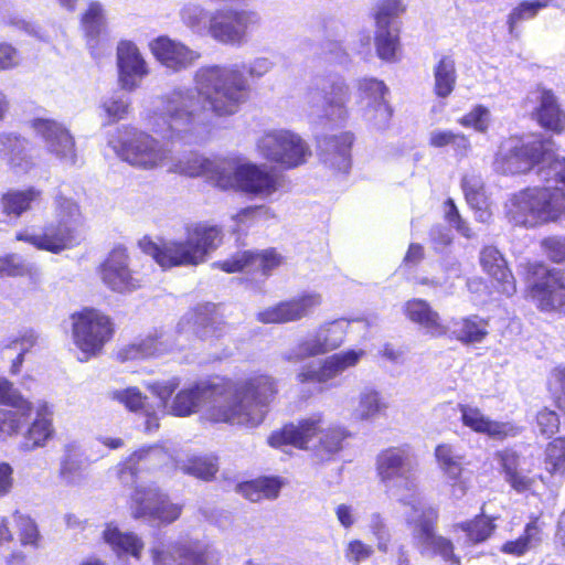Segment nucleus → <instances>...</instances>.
Segmentation results:
<instances>
[{
    "label": "nucleus",
    "instance_id": "22",
    "mask_svg": "<svg viewBox=\"0 0 565 565\" xmlns=\"http://www.w3.org/2000/svg\"><path fill=\"white\" fill-rule=\"evenodd\" d=\"M102 278L117 292L132 291L141 286L139 274L130 269L127 249L122 246L115 247L103 263Z\"/></svg>",
    "mask_w": 565,
    "mask_h": 565
},
{
    "label": "nucleus",
    "instance_id": "7",
    "mask_svg": "<svg viewBox=\"0 0 565 565\" xmlns=\"http://www.w3.org/2000/svg\"><path fill=\"white\" fill-rule=\"evenodd\" d=\"M54 206L55 221L45 224L42 233L19 232L17 239L53 254L78 245L84 238L79 206L62 193L55 195Z\"/></svg>",
    "mask_w": 565,
    "mask_h": 565
},
{
    "label": "nucleus",
    "instance_id": "55",
    "mask_svg": "<svg viewBox=\"0 0 565 565\" xmlns=\"http://www.w3.org/2000/svg\"><path fill=\"white\" fill-rule=\"evenodd\" d=\"M461 186L465 193L467 203L470 206H482L484 205L486 194L483 190V182L480 175L466 174L462 178Z\"/></svg>",
    "mask_w": 565,
    "mask_h": 565
},
{
    "label": "nucleus",
    "instance_id": "46",
    "mask_svg": "<svg viewBox=\"0 0 565 565\" xmlns=\"http://www.w3.org/2000/svg\"><path fill=\"white\" fill-rule=\"evenodd\" d=\"M495 457L504 472V479L518 492H525L532 486V479L518 471L519 456L513 450H502Z\"/></svg>",
    "mask_w": 565,
    "mask_h": 565
},
{
    "label": "nucleus",
    "instance_id": "6",
    "mask_svg": "<svg viewBox=\"0 0 565 565\" xmlns=\"http://www.w3.org/2000/svg\"><path fill=\"white\" fill-rule=\"evenodd\" d=\"M349 433L341 427L322 429V416L315 414L296 424H287L268 437V444L278 449L294 446L311 449L319 461L330 460L342 449Z\"/></svg>",
    "mask_w": 565,
    "mask_h": 565
},
{
    "label": "nucleus",
    "instance_id": "64",
    "mask_svg": "<svg viewBox=\"0 0 565 565\" xmlns=\"http://www.w3.org/2000/svg\"><path fill=\"white\" fill-rule=\"evenodd\" d=\"M550 390L552 391L557 407L565 412V367H555L550 379Z\"/></svg>",
    "mask_w": 565,
    "mask_h": 565
},
{
    "label": "nucleus",
    "instance_id": "33",
    "mask_svg": "<svg viewBox=\"0 0 565 565\" xmlns=\"http://www.w3.org/2000/svg\"><path fill=\"white\" fill-rule=\"evenodd\" d=\"M81 28L92 56L97 58L100 55L103 42L108 35L106 11L100 2H89L81 17Z\"/></svg>",
    "mask_w": 565,
    "mask_h": 565
},
{
    "label": "nucleus",
    "instance_id": "19",
    "mask_svg": "<svg viewBox=\"0 0 565 565\" xmlns=\"http://www.w3.org/2000/svg\"><path fill=\"white\" fill-rule=\"evenodd\" d=\"M31 127L40 136L46 150L65 164L74 166L77 160L75 141L68 129L49 118H35Z\"/></svg>",
    "mask_w": 565,
    "mask_h": 565
},
{
    "label": "nucleus",
    "instance_id": "37",
    "mask_svg": "<svg viewBox=\"0 0 565 565\" xmlns=\"http://www.w3.org/2000/svg\"><path fill=\"white\" fill-rule=\"evenodd\" d=\"M480 264L483 270L497 280L500 292L507 296L515 292L514 278L497 247L484 246L480 252Z\"/></svg>",
    "mask_w": 565,
    "mask_h": 565
},
{
    "label": "nucleus",
    "instance_id": "47",
    "mask_svg": "<svg viewBox=\"0 0 565 565\" xmlns=\"http://www.w3.org/2000/svg\"><path fill=\"white\" fill-rule=\"evenodd\" d=\"M177 468L183 473L209 481L218 470L217 458L213 455L191 456L177 461Z\"/></svg>",
    "mask_w": 565,
    "mask_h": 565
},
{
    "label": "nucleus",
    "instance_id": "50",
    "mask_svg": "<svg viewBox=\"0 0 565 565\" xmlns=\"http://www.w3.org/2000/svg\"><path fill=\"white\" fill-rule=\"evenodd\" d=\"M375 46L377 56L386 62L395 61L399 47L397 25H376Z\"/></svg>",
    "mask_w": 565,
    "mask_h": 565
},
{
    "label": "nucleus",
    "instance_id": "40",
    "mask_svg": "<svg viewBox=\"0 0 565 565\" xmlns=\"http://www.w3.org/2000/svg\"><path fill=\"white\" fill-rule=\"evenodd\" d=\"M404 312L414 323L419 324L433 337L445 335L447 330L440 323V317L430 305L423 299H412L404 306Z\"/></svg>",
    "mask_w": 565,
    "mask_h": 565
},
{
    "label": "nucleus",
    "instance_id": "60",
    "mask_svg": "<svg viewBox=\"0 0 565 565\" xmlns=\"http://www.w3.org/2000/svg\"><path fill=\"white\" fill-rule=\"evenodd\" d=\"M14 522L20 530V540L23 545L35 546L39 539V531L35 522L19 512L13 514Z\"/></svg>",
    "mask_w": 565,
    "mask_h": 565
},
{
    "label": "nucleus",
    "instance_id": "11",
    "mask_svg": "<svg viewBox=\"0 0 565 565\" xmlns=\"http://www.w3.org/2000/svg\"><path fill=\"white\" fill-rule=\"evenodd\" d=\"M350 90L343 77H317L307 93L310 115L321 124L341 126L348 118Z\"/></svg>",
    "mask_w": 565,
    "mask_h": 565
},
{
    "label": "nucleus",
    "instance_id": "14",
    "mask_svg": "<svg viewBox=\"0 0 565 565\" xmlns=\"http://www.w3.org/2000/svg\"><path fill=\"white\" fill-rule=\"evenodd\" d=\"M258 12L234 7L212 11L210 36L225 45L241 46L247 42L248 32L260 24Z\"/></svg>",
    "mask_w": 565,
    "mask_h": 565
},
{
    "label": "nucleus",
    "instance_id": "49",
    "mask_svg": "<svg viewBox=\"0 0 565 565\" xmlns=\"http://www.w3.org/2000/svg\"><path fill=\"white\" fill-rule=\"evenodd\" d=\"M434 90L440 98L448 97L456 85L457 74L455 61L450 56H443L434 67Z\"/></svg>",
    "mask_w": 565,
    "mask_h": 565
},
{
    "label": "nucleus",
    "instance_id": "51",
    "mask_svg": "<svg viewBox=\"0 0 565 565\" xmlns=\"http://www.w3.org/2000/svg\"><path fill=\"white\" fill-rule=\"evenodd\" d=\"M130 99L121 94H113L102 99L100 108L104 113L105 121L103 126L111 125L124 119L129 111Z\"/></svg>",
    "mask_w": 565,
    "mask_h": 565
},
{
    "label": "nucleus",
    "instance_id": "24",
    "mask_svg": "<svg viewBox=\"0 0 565 565\" xmlns=\"http://www.w3.org/2000/svg\"><path fill=\"white\" fill-rule=\"evenodd\" d=\"M321 305V296L309 291L287 301H281L257 315L262 323H286L309 316Z\"/></svg>",
    "mask_w": 565,
    "mask_h": 565
},
{
    "label": "nucleus",
    "instance_id": "27",
    "mask_svg": "<svg viewBox=\"0 0 565 565\" xmlns=\"http://www.w3.org/2000/svg\"><path fill=\"white\" fill-rule=\"evenodd\" d=\"M353 134L326 135L317 138L318 152L322 163L334 171L348 173L351 168Z\"/></svg>",
    "mask_w": 565,
    "mask_h": 565
},
{
    "label": "nucleus",
    "instance_id": "45",
    "mask_svg": "<svg viewBox=\"0 0 565 565\" xmlns=\"http://www.w3.org/2000/svg\"><path fill=\"white\" fill-rule=\"evenodd\" d=\"M542 534L543 527L539 523V518H533V520L525 525L523 534L514 541L505 542L501 551L514 556L524 555L527 551L541 544Z\"/></svg>",
    "mask_w": 565,
    "mask_h": 565
},
{
    "label": "nucleus",
    "instance_id": "4",
    "mask_svg": "<svg viewBox=\"0 0 565 565\" xmlns=\"http://www.w3.org/2000/svg\"><path fill=\"white\" fill-rule=\"evenodd\" d=\"M163 458L159 447L141 448L131 454L118 468V478L125 486H135L131 494V515L134 519L172 523L181 514V507L169 501L167 494L151 483H138L140 475L158 467Z\"/></svg>",
    "mask_w": 565,
    "mask_h": 565
},
{
    "label": "nucleus",
    "instance_id": "36",
    "mask_svg": "<svg viewBox=\"0 0 565 565\" xmlns=\"http://www.w3.org/2000/svg\"><path fill=\"white\" fill-rule=\"evenodd\" d=\"M88 459L82 446L76 441L64 446L60 459L58 477L66 486H78L85 479Z\"/></svg>",
    "mask_w": 565,
    "mask_h": 565
},
{
    "label": "nucleus",
    "instance_id": "59",
    "mask_svg": "<svg viewBox=\"0 0 565 565\" xmlns=\"http://www.w3.org/2000/svg\"><path fill=\"white\" fill-rule=\"evenodd\" d=\"M459 122L465 127H472L476 131L486 132L490 122V111L484 106L478 105L465 115Z\"/></svg>",
    "mask_w": 565,
    "mask_h": 565
},
{
    "label": "nucleus",
    "instance_id": "9",
    "mask_svg": "<svg viewBox=\"0 0 565 565\" xmlns=\"http://www.w3.org/2000/svg\"><path fill=\"white\" fill-rule=\"evenodd\" d=\"M108 145L121 160L142 169H153L167 163L172 153L171 149L151 135L127 125L117 128Z\"/></svg>",
    "mask_w": 565,
    "mask_h": 565
},
{
    "label": "nucleus",
    "instance_id": "52",
    "mask_svg": "<svg viewBox=\"0 0 565 565\" xmlns=\"http://www.w3.org/2000/svg\"><path fill=\"white\" fill-rule=\"evenodd\" d=\"M406 10L402 0H377L374 19L376 25H397L395 19Z\"/></svg>",
    "mask_w": 565,
    "mask_h": 565
},
{
    "label": "nucleus",
    "instance_id": "1",
    "mask_svg": "<svg viewBox=\"0 0 565 565\" xmlns=\"http://www.w3.org/2000/svg\"><path fill=\"white\" fill-rule=\"evenodd\" d=\"M273 67L274 62L264 56L249 63L202 66L195 72L194 88H174L157 98L145 117L147 126L172 142L196 143L206 132L207 111L217 117L238 113L250 96L246 73L260 78Z\"/></svg>",
    "mask_w": 565,
    "mask_h": 565
},
{
    "label": "nucleus",
    "instance_id": "32",
    "mask_svg": "<svg viewBox=\"0 0 565 565\" xmlns=\"http://www.w3.org/2000/svg\"><path fill=\"white\" fill-rule=\"evenodd\" d=\"M156 58L167 68L179 72L190 67L199 54L168 36H159L150 43Z\"/></svg>",
    "mask_w": 565,
    "mask_h": 565
},
{
    "label": "nucleus",
    "instance_id": "18",
    "mask_svg": "<svg viewBox=\"0 0 565 565\" xmlns=\"http://www.w3.org/2000/svg\"><path fill=\"white\" fill-rule=\"evenodd\" d=\"M0 438L15 435L32 413V404L7 379L0 377Z\"/></svg>",
    "mask_w": 565,
    "mask_h": 565
},
{
    "label": "nucleus",
    "instance_id": "21",
    "mask_svg": "<svg viewBox=\"0 0 565 565\" xmlns=\"http://www.w3.org/2000/svg\"><path fill=\"white\" fill-rule=\"evenodd\" d=\"M435 456L451 487V495L458 500L463 498L470 488V471L466 470L463 466L470 465V461L466 459L458 447L450 444L438 445Z\"/></svg>",
    "mask_w": 565,
    "mask_h": 565
},
{
    "label": "nucleus",
    "instance_id": "23",
    "mask_svg": "<svg viewBox=\"0 0 565 565\" xmlns=\"http://www.w3.org/2000/svg\"><path fill=\"white\" fill-rule=\"evenodd\" d=\"M365 355L364 350H347L334 353L323 360L320 366L308 365L305 366L298 374L297 380L300 383H327L350 367L359 364L361 359Z\"/></svg>",
    "mask_w": 565,
    "mask_h": 565
},
{
    "label": "nucleus",
    "instance_id": "31",
    "mask_svg": "<svg viewBox=\"0 0 565 565\" xmlns=\"http://www.w3.org/2000/svg\"><path fill=\"white\" fill-rule=\"evenodd\" d=\"M458 408L462 425L477 434L486 435L491 439L498 440L518 434V428L512 424L492 420L476 406L459 404Z\"/></svg>",
    "mask_w": 565,
    "mask_h": 565
},
{
    "label": "nucleus",
    "instance_id": "16",
    "mask_svg": "<svg viewBox=\"0 0 565 565\" xmlns=\"http://www.w3.org/2000/svg\"><path fill=\"white\" fill-rule=\"evenodd\" d=\"M349 324L348 320L339 319L320 326L290 349L285 359L289 362H300L339 348L344 341Z\"/></svg>",
    "mask_w": 565,
    "mask_h": 565
},
{
    "label": "nucleus",
    "instance_id": "12",
    "mask_svg": "<svg viewBox=\"0 0 565 565\" xmlns=\"http://www.w3.org/2000/svg\"><path fill=\"white\" fill-rule=\"evenodd\" d=\"M280 188L279 177L265 166L238 163L227 159L226 169L220 180V189H235L247 195L267 199Z\"/></svg>",
    "mask_w": 565,
    "mask_h": 565
},
{
    "label": "nucleus",
    "instance_id": "54",
    "mask_svg": "<svg viewBox=\"0 0 565 565\" xmlns=\"http://www.w3.org/2000/svg\"><path fill=\"white\" fill-rule=\"evenodd\" d=\"M458 527L466 532L468 540L475 544L487 540L494 530L492 521L483 516L477 518L472 521L462 522L458 524Z\"/></svg>",
    "mask_w": 565,
    "mask_h": 565
},
{
    "label": "nucleus",
    "instance_id": "35",
    "mask_svg": "<svg viewBox=\"0 0 565 565\" xmlns=\"http://www.w3.org/2000/svg\"><path fill=\"white\" fill-rule=\"evenodd\" d=\"M102 539L119 561L134 557L139 561L143 550L142 540L134 532H124L117 524L107 523L102 532Z\"/></svg>",
    "mask_w": 565,
    "mask_h": 565
},
{
    "label": "nucleus",
    "instance_id": "57",
    "mask_svg": "<svg viewBox=\"0 0 565 565\" xmlns=\"http://www.w3.org/2000/svg\"><path fill=\"white\" fill-rule=\"evenodd\" d=\"M369 529L376 540L377 550L382 553H388L391 533L384 519L379 513H373L370 516Z\"/></svg>",
    "mask_w": 565,
    "mask_h": 565
},
{
    "label": "nucleus",
    "instance_id": "44",
    "mask_svg": "<svg viewBox=\"0 0 565 565\" xmlns=\"http://www.w3.org/2000/svg\"><path fill=\"white\" fill-rule=\"evenodd\" d=\"M387 403L381 393L373 387L365 386L359 394L358 405L354 409V416L360 420H374L385 413Z\"/></svg>",
    "mask_w": 565,
    "mask_h": 565
},
{
    "label": "nucleus",
    "instance_id": "58",
    "mask_svg": "<svg viewBox=\"0 0 565 565\" xmlns=\"http://www.w3.org/2000/svg\"><path fill=\"white\" fill-rule=\"evenodd\" d=\"M111 398L122 404L130 412L143 409L146 401V397L137 387L113 391Z\"/></svg>",
    "mask_w": 565,
    "mask_h": 565
},
{
    "label": "nucleus",
    "instance_id": "53",
    "mask_svg": "<svg viewBox=\"0 0 565 565\" xmlns=\"http://www.w3.org/2000/svg\"><path fill=\"white\" fill-rule=\"evenodd\" d=\"M545 468L551 473L565 472V438L551 441L545 450Z\"/></svg>",
    "mask_w": 565,
    "mask_h": 565
},
{
    "label": "nucleus",
    "instance_id": "17",
    "mask_svg": "<svg viewBox=\"0 0 565 565\" xmlns=\"http://www.w3.org/2000/svg\"><path fill=\"white\" fill-rule=\"evenodd\" d=\"M359 107L363 119L376 130L388 127L392 107L387 103L388 88L377 78H362L358 82Z\"/></svg>",
    "mask_w": 565,
    "mask_h": 565
},
{
    "label": "nucleus",
    "instance_id": "30",
    "mask_svg": "<svg viewBox=\"0 0 565 565\" xmlns=\"http://www.w3.org/2000/svg\"><path fill=\"white\" fill-rule=\"evenodd\" d=\"M0 159L15 173H26L34 167L29 139L14 131L0 132Z\"/></svg>",
    "mask_w": 565,
    "mask_h": 565
},
{
    "label": "nucleus",
    "instance_id": "39",
    "mask_svg": "<svg viewBox=\"0 0 565 565\" xmlns=\"http://www.w3.org/2000/svg\"><path fill=\"white\" fill-rule=\"evenodd\" d=\"M53 412L46 403H42L36 408V416L28 428L20 448L24 451H31L35 448L44 447L54 435L52 424Z\"/></svg>",
    "mask_w": 565,
    "mask_h": 565
},
{
    "label": "nucleus",
    "instance_id": "28",
    "mask_svg": "<svg viewBox=\"0 0 565 565\" xmlns=\"http://www.w3.org/2000/svg\"><path fill=\"white\" fill-rule=\"evenodd\" d=\"M185 326H190L198 338L206 340L221 337L225 322L223 316L218 312V306L206 302L198 305L180 320L177 328L178 332L181 333Z\"/></svg>",
    "mask_w": 565,
    "mask_h": 565
},
{
    "label": "nucleus",
    "instance_id": "2",
    "mask_svg": "<svg viewBox=\"0 0 565 565\" xmlns=\"http://www.w3.org/2000/svg\"><path fill=\"white\" fill-rule=\"evenodd\" d=\"M502 173H525L535 169L543 186H530L513 194L505 204L507 217L515 226L535 227L565 214V158L555 156L554 142L543 136L511 137L497 153Z\"/></svg>",
    "mask_w": 565,
    "mask_h": 565
},
{
    "label": "nucleus",
    "instance_id": "8",
    "mask_svg": "<svg viewBox=\"0 0 565 565\" xmlns=\"http://www.w3.org/2000/svg\"><path fill=\"white\" fill-rule=\"evenodd\" d=\"M416 460L409 446L390 447L377 455L376 468L386 487L402 503L425 501L417 490Z\"/></svg>",
    "mask_w": 565,
    "mask_h": 565
},
{
    "label": "nucleus",
    "instance_id": "41",
    "mask_svg": "<svg viewBox=\"0 0 565 565\" xmlns=\"http://www.w3.org/2000/svg\"><path fill=\"white\" fill-rule=\"evenodd\" d=\"M41 196V191L34 186L24 190L10 189L0 198V211L10 218H19L32 207V203Z\"/></svg>",
    "mask_w": 565,
    "mask_h": 565
},
{
    "label": "nucleus",
    "instance_id": "34",
    "mask_svg": "<svg viewBox=\"0 0 565 565\" xmlns=\"http://www.w3.org/2000/svg\"><path fill=\"white\" fill-rule=\"evenodd\" d=\"M529 98L537 104L533 109V117L542 127L554 132L564 130L565 113L552 90L536 89Z\"/></svg>",
    "mask_w": 565,
    "mask_h": 565
},
{
    "label": "nucleus",
    "instance_id": "26",
    "mask_svg": "<svg viewBox=\"0 0 565 565\" xmlns=\"http://www.w3.org/2000/svg\"><path fill=\"white\" fill-rule=\"evenodd\" d=\"M171 163L170 171L184 174L191 178L206 175L220 188L221 177L226 169L227 158H205L198 152H189L180 158L170 153L168 161Z\"/></svg>",
    "mask_w": 565,
    "mask_h": 565
},
{
    "label": "nucleus",
    "instance_id": "5",
    "mask_svg": "<svg viewBox=\"0 0 565 565\" xmlns=\"http://www.w3.org/2000/svg\"><path fill=\"white\" fill-rule=\"evenodd\" d=\"M223 239L216 225L196 224L186 232L184 239H169L157 244L145 237L139 242L145 254L151 256L163 269L198 266L207 260Z\"/></svg>",
    "mask_w": 565,
    "mask_h": 565
},
{
    "label": "nucleus",
    "instance_id": "48",
    "mask_svg": "<svg viewBox=\"0 0 565 565\" xmlns=\"http://www.w3.org/2000/svg\"><path fill=\"white\" fill-rule=\"evenodd\" d=\"M212 11L202 4L189 2L180 10L182 22L195 34L210 36Z\"/></svg>",
    "mask_w": 565,
    "mask_h": 565
},
{
    "label": "nucleus",
    "instance_id": "42",
    "mask_svg": "<svg viewBox=\"0 0 565 565\" xmlns=\"http://www.w3.org/2000/svg\"><path fill=\"white\" fill-rule=\"evenodd\" d=\"M488 323L479 316H470L460 319H454L450 322L449 330L451 337L465 343L472 344L483 341L488 334Z\"/></svg>",
    "mask_w": 565,
    "mask_h": 565
},
{
    "label": "nucleus",
    "instance_id": "61",
    "mask_svg": "<svg viewBox=\"0 0 565 565\" xmlns=\"http://www.w3.org/2000/svg\"><path fill=\"white\" fill-rule=\"evenodd\" d=\"M374 551L371 545L365 544L361 540H352L344 550L345 559L354 565H360L373 555Z\"/></svg>",
    "mask_w": 565,
    "mask_h": 565
},
{
    "label": "nucleus",
    "instance_id": "20",
    "mask_svg": "<svg viewBox=\"0 0 565 565\" xmlns=\"http://www.w3.org/2000/svg\"><path fill=\"white\" fill-rule=\"evenodd\" d=\"M540 278L532 286V297L541 310L565 315V270L539 268Z\"/></svg>",
    "mask_w": 565,
    "mask_h": 565
},
{
    "label": "nucleus",
    "instance_id": "38",
    "mask_svg": "<svg viewBox=\"0 0 565 565\" xmlns=\"http://www.w3.org/2000/svg\"><path fill=\"white\" fill-rule=\"evenodd\" d=\"M183 343L171 341L170 334L149 335L140 342L132 343L119 352L122 361L159 356L174 349H182Z\"/></svg>",
    "mask_w": 565,
    "mask_h": 565
},
{
    "label": "nucleus",
    "instance_id": "25",
    "mask_svg": "<svg viewBox=\"0 0 565 565\" xmlns=\"http://www.w3.org/2000/svg\"><path fill=\"white\" fill-rule=\"evenodd\" d=\"M281 262L282 257L274 248H270L257 253L250 250L239 252L228 259L214 263L213 266L225 273L253 270L264 281Z\"/></svg>",
    "mask_w": 565,
    "mask_h": 565
},
{
    "label": "nucleus",
    "instance_id": "13",
    "mask_svg": "<svg viewBox=\"0 0 565 565\" xmlns=\"http://www.w3.org/2000/svg\"><path fill=\"white\" fill-rule=\"evenodd\" d=\"M259 154L285 169H292L306 162L311 154L307 142L287 129L265 131L256 142Z\"/></svg>",
    "mask_w": 565,
    "mask_h": 565
},
{
    "label": "nucleus",
    "instance_id": "10",
    "mask_svg": "<svg viewBox=\"0 0 565 565\" xmlns=\"http://www.w3.org/2000/svg\"><path fill=\"white\" fill-rule=\"evenodd\" d=\"M412 503L406 522L412 526V537L418 553L424 557L439 556L445 563L458 565L460 558L454 553L452 542L435 531L437 510L426 501L413 500Z\"/></svg>",
    "mask_w": 565,
    "mask_h": 565
},
{
    "label": "nucleus",
    "instance_id": "63",
    "mask_svg": "<svg viewBox=\"0 0 565 565\" xmlns=\"http://www.w3.org/2000/svg\"><path fill=\"white\" fill-rule=\"evenodd\" d=\"M558 428H559V418L555 412L544 408L537 413L536 430L542 436L550 438L555 433L558 431Z\"/></svg>",
    "mask_w": 565,
    "mask_h": 565
},
{
    "label": "nucleus",
    "instance_id": "3",
    "mask_svg": "<svg viewBox=\"0 0 565 565\" xmlns=\"http://www.w3.org/2000/svg\"><path fill=\"white\" fill-rule=\"evenodd\" d=\"M179 385L180 379L172 377L154 382L149 388L171 415L184 417L206 407L213 412L216 422L246 427H257L264 422L277 393L275 380L266 374L235 381L216 377L180 390L169 405V398Z\"/></svg>",
    "mask_w": 565,
    "mask_h": 565
},
{
    "label": "nucleus",
    "instance_id": "43",
    "mask_svg": "<svg viewBox=\"0 0 565 565\" xmlns=\"http://www.w3.org/2000/svg\"><path fill=\"white\" fill-rule=\"evenodd\" d=\"M282 482L277 477H263L237 486V491L247 500L258 502L274 500L279 495Z\"/></svg>",
    "mask_w": 565,
    "mask_h": 565
},
{
    "label": "nucleus",
    "instance_id": "29",
    "mask_svg": "<svg viewBox=\"0 0 565 565\" xmlns=\"http://www.w3.org/2000/svg\"><path fill=\"white\" fill-rule=\"evenodd\" d=\"M119 82L127 90L136 89L148 74L147 65L138 47L130 41H121L117 46Z\"/></svg>",
    "mask_w": 565,
    "mask_h": 565
},
{
    "label": "nucleus",
    "instance_id": "56",
    "mask_svg": "<svg viewBox=\"0 0 565 565\" xmlns=\"http://www.w3.org/2000/svg\"><path fill=\"white\" fill-rule=\"evenodd\" d=\"M319 55L337 64H344L349 61V53L343 46V40L323 39L319 45Z\"/></svg>",
    "mask_w": 565,
    "mask_h": 565
},
{
    "label": "nucleus",
    "instance_id": "62",
    "mask_svg": "<svg viewBox=\"0 0 565 565\" xmlns=\"http://www.w3.org/2000/svg\"><path fill=\"white\" fill-rule=\"evenodd\" d=\"M539 12V8L531 0L521 2L509 14L508 24L510 33H514L518 23L533 19Z\"/></svg>",
    "mask_w": 565,
    "mask_h": 565
},
{
    "label": "nucleus",
    "instance_id": "15",
    "mask_svg": "<svg viewBox=\"0 0 565 565\" xmlns=\"http://www.w3.org/2000/svg\"><path fill=\"white\" fill-rule=\"evenodd\" d=\"M75 344L88 356L97 354L111 338L114 329L110 319L95 309H85L72 315Z\"/></svg>",
    "mask_w": 565,
    "mask_h": 565
}]
</instances>
